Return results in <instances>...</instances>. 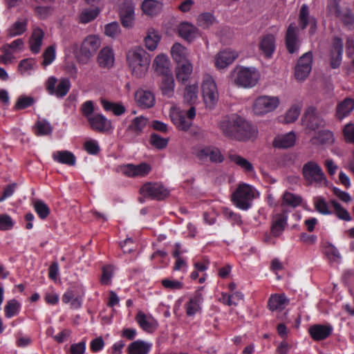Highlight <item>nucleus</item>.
<instances>
[{
	"mask_svg": "<svg viewBox=\"0 0 354 354\" xmlns=\"http://www.w3.org/2000/svg\"><path fill=\"white\" fill-rule=\"evenodd\" d=\"M259 48L266 57H270L275 50L274 36L272 34L264 35L260 42Z\"/></svg>",
	"mask_w": 354,
	"mask_h": 354,
	"instance_id": "obj_31",
	"label": "nucleus"
},
{
	"mask_svg": "<svg viewBox=\"0 0 354 354\" xmlns=\"http://www.w3.org/2000/svg\"><path fill=\"white\" fill-rule=\"evenodd\" d=\"M343 134L346 142L354 144V124L348 123L343 129Z\"/></svg>",
	"mask_w": 354,
	"mask_h": 354,
	"instance_id": "obj_64",
	"label": "nucleus"
},
{
	"mask_svg": "<svg viewBox=\"0 0 354 354\" xmlns=\"http://www.w3.org/2000/svg\"><path fill=\"white\" fill-rule=\"evenodd\" d=\"M259 78V74L255 68L241 66L237 68L234 82L239 86L252 88L257 84Z\"/></svg>",
	"mask_w": 354,
	"mask_h": 354,
	"instance_id": "obj_5",
	"label": "nucleus"
},
{
	"mask_svg": "<svg viewBox=\"0 0 354 354\" xmlns=\"http://www.w3.org/2000/svg\"><path fill=\"white\" fill-rule=\"evenodd\" d=\"M302 198L300 196L292 194L290 192H285L283 194V205H286L291 207H297L301 205Z\"/></svg>",
	"mask_w": 354,
	"mask_h": 354,
	"instance_id": "obj_46",
	"label": "nucleus"
},
{
	"mask_svg": "<svg viewBox=\"0 0 354 354\" xmlns=\"http://www.w3.org/2000/svg\"><path fill=\"white\" fill-rule=\"evenodd\" d=\"M162 9V3L156 0H145L142 3L143 12L149 16L158 15Z\"/></svg>",
	"mask_w": 354,
	"mask_h": 354,
	"instance_id": "obj_37",
	"label": "nucleus"
},
{
	"mask_svg": "<svg viewBox=\"0 0 354 354\" xmlns=\"http://www.w3.org/2000/svg\"><path fill=\"white\" fill-rule=\"evenodd\" d=\"M333 142V133L329 130H321L311 138L313 145H331Z\"/></svg>",
	"mask_w": 354,
	"mask_h": 354,
	"instance_id": "obj_36",
	"label": "nucleus"
},
{
	"mask_svg": "<svg viewBox=\"0 0 354 354\" xmlns=\"http://www.w3.org/2000/svg\"><path fill=\"white\" fill-rule=\"evenodd\" d=\"M219 128L225 137L238 141L255 138L258 134L256 127L237 114L224 117L219 123Z\"/></svg>",
	"mask_w": 354,
	"mask_h": 354,
	"instance_id": "obj_1",
	"label": "nucleus"
},
{
	"mask_svg": "<svg viewBox=\"0 0 354 354\" xmlns=\"http://www.w3.org/2000/svg\"><path fill=\"white\" fill-rule=\"evenodd\" d=\"M203 288V286L199 287L185 304V312L188 317H192L196 313L201 312V304L203 302L202 294Z\"/></svg>",
	"mask_w": 354,
	"mask_h": 354,
	"instance_id": "obj_16",
	"label": "nucleus"
},
{
	"mask_svg": "<svg viewBox=\"0 0 354 354\" xmlns=\"http://www.w3.org/2000/svg\"><path fill=\"white\" fill-rule=\"evenodd\" d=\"M228 157L230 161L233 162L234 164L239 166L245 173H251L254 171V167L252 164L245 158L238 154L232 153H229Z\"/></svg>",
	"mask_w": 354,
	"mask_h": 354,
	"instance_id": "obj_38",
	"label": "nucleus"
},
{
	"mask_svg": "<svg viewBox=\"0 0 354 354\" xmlns=\"http://www.w3.org/2000/svg\"><path fill=\"white\" fill-rule=\"evenodd\" d=\"M45 86L49 95L63 98L68 93L71 84L68 78L63 77L58 80L55 77L50 76L46 82Z\"/></svg>",
	"mask_w": 354,
	"mask_h": 354,
	"instance_id": "obj_4",
	"label": "nucleus"
},
{
	"mask_svg": "<svg viewBox=\"0 0 354 354\" xmlns=\"http://www.w3.org/2000/svg\"><path fill=\"white\" fill-rule=\"evenodd\" d=\"M333 331V327L330 324H314L308 328L310 337L316 342L327 339Z\"/></svg>",
	"mask_w": 354,
	"mask_h": 354,
	"instance_id": "obj_18",
	"label": "nucleus"
},
{
	"mask_svg": "<svg viewBox=\"0 0 354 354\" xmlns=\"http://www.w3.org/2000/svg\"><path fill=\"white\" fill-rule=\"evenodd\" d=\"M100 46L101 40L97 35H88L82 41L80 47V53L86 59H88L94 56Z\"/></svg>",
	"mask_w": 354,
	"mask_h": 354,
	"instance_id": "obj_14",
	"label": "nucleus"
},
{
	"mask_svg": "<svg viewBox=\"0 0 354 354\" xmlns=\"http://www.w3.org/2000/svg\"><path fill=\"white\" fill-rule=\"evenodd\" d=\"M289 299L284 294H273L268 301V307L271 311L282 310L288 305Z\"/></svg>",
	"mask_w": 354,
	"mask_h": 354,
	"instance_id": "obj_27",
	"label": "nucleus"
},
{
	"mask_svg": "<svg viewBox=\"0 0 354 354\" xmlns=\"http://www.w3.org/2000/svg\"><path fill=\"white\" fill-rule=\"evenodd\" d=\"M353 110L354 100L350 97H346L344 100L337 104L335 116L337 120L341 121L349 115Z\"/></svg>",
	"mask_w": 354,
	"mask_h": 354,
	"instance_id": "obj_26",
	"label": "nucleus"
},
{
	"mask_svg": "<svg viewBox=\"0 0 354 354\" xmlns=\"http://www.w3.org/2000/svg\"><path fill=\"white\" fill-rule=\"evenodd\" d=\"M136 321L139 326L145 331H149L153 327L152 323L142 311H139L136 315Z\"/></svg>",
	"mask_w": 354,
	"mask_h": 354,
	"instance_id": "obj_57",
	"label": "nucleus"
},
{
	"mask_svg": "<svg viewBox=\"0 0 354 354\" xmlns=\"http://www.w3.org/2000/svg\"><path fill=\"white\" fill-rule=\"evenodd\" d=\"M192 68V64L189 61L178 64V66L176 68L177 80L182 83H185L189 78Z\"/></svg>",
	"mask_w": 354,
	"mask_h": 354,
	"instance_id": "obj_35",
	"label": "nucleus"
},
{
	"mask_svg": "<svg viewBox=\"0 0 354 354\" xmlns=\"http://www.w3.org/2000/svg\"><path fill=\"white\" fill-rule=\"evenodd\" d=\"M288 214L286 212L276 214L273 218L270 233L274 237L280 236L288 225Z\"/></svg>",
	"mask_w": 354,
	"mask_h": 354,
	"instance_id": "obj_19",
	"label": "nucleus"
},
{
	"mask_svg": "<svg viewBox=\"0 0 354 354\" xmlns=\"http://www.w3.org/2000/svg\"><path fill=\"white\" fill-rule=\"evenodd\" d=\"M222 299L230 306H236L239 301L243 299V295L241 292H234L231 295L223 294Z\"/></svg>",
	"mask_w": 354,
	"mask_h": 354,
	"instance_id": "obj_58",
	"label": "nucleus"
},
{
	"mask_svg": "<svg viewBox=\"0 0 354 354\" xmlns=\"http://www.w3.org/2000/svg\"><path fill=\"white\" fill-rule=\"evenodd\" d=\"M279 104L278 97L263 95L257 97L253 104L255 115H263L275 110Z\"/></svg>",
	"mask_w": 354,
	"mask_h": 354,
	"instance_id": "obj_8",
	"label": "nucleus"
},
{
	"mask_svg": "<svg viewBox=\"0 0 354 354\" xmlns=\"http://www.w3.org/2000/svg\"><path fill=\"white\" fill-rule=\"evenodd\" d=\"M114 53L110 47H104L97 55V62L100 67L109 68L114 63Z\"/></svg>",
	"mask_w": 354,
	"mask_h": 354,
	"instance_id": "obj_28",
	"label": "nucleus"
},
{
	"mask_svg": "<svg viewBox=\"0 0 354 354\" xmlns=\"http://www.w3.org/2000/svg\"><path fill=\"white\" fill-rule=\"evenodd\" d=\"M52 158L55 162L68 166H74L76 163L74 153L67 150L56 151L53 153Z\"/></svg>",
	"mask_w": 354,
	"mask_h": 354,
	"instance_id": "obj_29",
	"label": "nucleus"
},
{
	"mask_svg": "<svg viewBox=\"0 0 354 354\" xmlns=\"http://www.w3.org/2000/svg\"><path fill=\"white\" fill-rule=\"evenodd\" d=\"M343 53V41L339 37H335L330 52V66L333 68H338L342 62Z\"/></svg>",
	"mask_w": 354,
	"mask_h": 354,
	"instance_id": "obj_21",
	"label": "nucleus"
},
{
	"mask_svg": "<svg viewBox=\"0 0 354 354\" xmlns=\"http://www.w3.org/2000/svg\"><path fill=\"white\" fill-rule=\"evenodd\" d=\"M312 17L309 15L308 6L306 4H303L300 8L298 19L299 26L301 30L307 28Z\"/></svg>",
	"mask_w": 354,
	"mask_h": 354,
	"instance_id": "obj_48",
	"label": "nucleus"
},
{
	"mask_svg": "<svg viewBox=\"0 0 354 354\" xmlns=\"http://www.w3.org/2000/svg\"><path fill=\"white\" fill-rule=\"evenodd\" d=\"M100 102L105 111H112L116 116L122 115L126 111V108L121 103L110 102L105 99H102Z\"/></svg>",
	"mask_w": 354,
	"mask_h": 354,
	"instance_id": "obj_39",
	"label": "nucleus"
},
{
	"mask_svg": "<svg viewBox=\"0 0 354 354\" xmlns=\"http://www.w3.org/2000/svg\"><path fill=\"white\" fill-rule=\"evenodd\" d=\"M134 10L131 6L122 8L120 11V17L122 26L125 28L132 26L133 21Z\"/></svg>",
	"mask_w": 354,
	"mask_h": 354,
	"instance_id": "obj_40",
	"label": "nucleus"
},
{
	"mask_svg": "<svg viewBox=\"0 0 354 354\" xmlns=\"http://www.w3.org/2000/svg\"><path fill=\"white\" fill-rule=\"evenodd\" d=\"M198 87L196 84L189 85L185 87L184 99L188 104H194L197 99Z\"/></svg>",
	"mask_w": 354,
	"mask_h": 354,
	"instance_id": "obj_53",
	"label": "nucleus"
},
{
	"mask_svg": "<svg viewBox=\"0 0 354 354\" xmlns=\"http://www.w3.org/2000/svg\"><path fill=\"white\" fill-rule=\"evenodd\" d=\"M100 13L97 7L93 8H86L80 15V21L82 24H87L95 19Z\"/></svg>",
	"mask_w": 354,
	"mask_h": 354,
	"instance_id": "obj_49",
	"label": "nucleus"
},
{
	"mask_svg": "<svg viewBox=\"0 0 354 354\" xmlns=\"http://www.w3.org/2000/svg\"><path fill=\"white\" fill-rule=\"evenodd\" d=\"M301 174L304 180L309 184H321L326 180L322 167L315 161L310 160L303 165Z\"/></svg>",
	"mask_w": 354,
	"mask_h": 354,
	"instance_id": "obj_6",
	"label": "nucleus"
},
{
	"mask_svg": "<svg viewBox=\"0 0 354 354\" xmlns=\"http://www.w3.org/2000/svg\"><path fill=\"white\" fill-rule=\"evenodd\" d=\"M151 342L137 339L129 344L127 348V354H149L152 348Z\"/></svg>",
	"mask_w": 354,
	"mask_h": 354,
	"instance_id": "obj_24",
	"label": "nucleus"
},
{
	"mask_svg": "<svg viewBox=\"0 0 354 354\" xmlns=\"http://www.w3.org/2000/svg\"><path fill=\"white\" fill-rule=\"evenodd\" d=\"M84 150L90 155H97L100 151V147L97 141L95 140H89L84 144Z\"/></svg>",
	"mask_w": 354,
	"mask_h": 354,
	"instance_id": "obj_63",
	"label": "nucleus"
},
{
	"mask_svg": "<svg viewBox=\"0 0 354 354\" xmlns=\"http://www.w3.org/2000/svg\"><path fill=\"white\" fill-rule=\"evenodd\" d=\"M95 103L92 100H86L80 107V112L82 115L88 121L95 113Z\"/></svg>",
	"mask_w": 354,
	"mask_h": 354,
	"instance_id": "obj_50",
	"label": "nucleus"
},
{
	"mask_svg": "<svg viewBox=\"0 0 354 354\" xmlns=\"http://www.w3.org/2000/svg\"><path fill=\"white\" fill-rule=\"evenodd\" d=\"M35 102V100L32 97L21 95L18 99L14 106L15 111L23 110L26 108L31 106Z\"/></svg>",
	"mask_w": 354,
	"mask_h": 354,
	"instance_id": "obj_55",
	"label": "nucleus"
},
{
	"mask_svg": "<svg viewBox=\"0 0 354 354\" xmlns=\"http://www.w3.org/2000/svg\"><path fill=\"white\" fill-rule=\"evenodd\" d=\"M296 141V136L291 131L283 135L277 136L273 140L275 148L286 149L292 147Z\"/></svg>",
	"mask_w": 354,
	"mask_h": 354,
	"instance_id": "obj_30",
	"label": "nucleus"
},
{
	"mask_svg": "<svg viewBox=\"0 0 354 354\" xmlns=\"http://www.w3.org/2000/svg\"><path fill=\"white\" fill-rule=\"evenodd\" d=\"M201 89L206 106L212 109L216 104L218 98L217 87L214 80L210 76H207L203 80Z\"/></svg>",
	"mask_w": 354,
	"mask_h": 354,
	"instance_id": "obj_9",
	"label": "nucleus"
},
{
	"mask_svg": "<svg viewBox=\"0 0 354 354\" xmlns=\"http://www.w3.org/2000/svg\"><path fill=\"white\" fill-rule=\"evenodd\" d=\"M147 120L143 116H139L135 118L131 123L129 125L127 129V135H131L129 138L130 141L133 142L135 138L140 136L145 127L147 126Z\"/></svg>",
	"mask_w": 354,
	"mask_h": 354,
	"instance_id": "obj_20",
	"label": "nucleus"
},
{
	"mask_svg": "<svg viewBox=\"0 0 354 354\" xmlns=\"http://www.w3.org/2000/svg\"><path fill=\"white\" fill-rule=\"evenodd\" d=\"M329 204L330 203H327L322 196L315 197L314 198L315 209L323 215H330L333 214V211L329 208Z\"/></svg>",
	"mask_w": 354,
	"mask_h": 354,
	"instance_id": "obj_47",
	"label": "nucleus"
},
{
	"mask_svg": "<svg viewBox=\"0 0 354 354\" xmlns=\"http://www.w3.org/2000/svg\"><path fill=\"white\" fill-rule=\"evenodd\" d=\"M53 128L50 124L46 120H38L34 126V132L37 136H48L51 134Z\"/></svg>",
	"mask_w": 354,
	"mask_h": 354,
	"instance_id": "obj_44",
	"label": "nucleus"
},
{
	"mask_svg": "<svg viewBox=\"0 0 354 354\" xmlns=\"http://www.w3.org/2000/svg\"><path fill=\"white\" fill-rule=\"evenodd\" d=\"M313 53L308 51L303 54L297 60L295 68V77L299 81L305 80L312 69Z\"/></svg>",
	"mask_w": 354,
	"mask_h": 354,
	"instance_id": "obj_10",
	"label": "nucleus"
},
{
	"mask_svg": "<svg viewBox=\"0 0 354 354\" xmlns=\"http://www.w3.org/2000/svg\"><path fill=\"white\" fill-rule=\"evenodd\" d=\"M151 167L146 162L139 165L127 164L120 166L121 173L129 178L144 177L149 174Z\"/></svg>",
	"mask_w": 354,
	"mask_h": 354,
	"instance_id": "obj_12",
	"label": "nucleus"
},
{
	"mask_svg": "<svg viewBox=\"0 0 354 354\" xmlns=\"http://www.w3.org/2000/svg\"><path fill=\"white\" fill-rule=\"evenodd\" d=\"M301 121L302 125L311 131H316L325 125L324 120L316 109L313 106L306 109Z\"/></svg>",
	"mask_w": 354,
	"mask_h": 354,
	"instance_id": "obj_11",
	"label": "nucleus"
},
{
	"mask_svg": "<svg viewBox=\"0 0 354 354\" xmlns=\"http://www.w3.org/2000/svg\"><path fill=\"white\" fill-rule=\"evenodd\" d=\"M44 35V32L39 27L33 28L29 39L30 50L33 54L36 55L40 52Z\"/></svg>",
	"mask_w": 354,
	"mask_h": 354,
	"instance_id": "obj_25",
	"label": "nucleus"
},
{
	"mask_svg": "<svg viewBox=\"0 0 354 354\" xmlns=\"http://www.w3.org/2000/svg\"><path fill=\"white\" fill-rule=\"evenodd\" d=\"M161 285L167 290H181L184 287V283L178 280H172L169 278H165L161 280Z\"/></svg>",
	"mask_w": 354,
	"mask_h": 354,
	"instance_id": "obj_56",
	"label": "nucleus"
},
{
	"mask_svg": "<svg viewBox=\"0 0 354 354\" xmlns=\"http://www.w3.org/2000/svg\"><path fill=\"white\" fill-rule=\"evenodd\" d=\"M34 209L41 220L46 219L50 212L48 205L41 200H37L35 202Z\"/></svg>",
	"mask_w": 354,
	"mask_h": 354,
	"instance_id": "obj_52",
	"label": "nucleus"
},
{
	"mask_svg": "<svg viewBox=\"0 0 354 354\" xmlns=\"http://www.w3.org/2000/svg\"><path fill=\"white\" fill-rule=\"evenodd\" d=\"M301 112V107L295 104L286 113L284 120L286 123L294 122L299 117Z\"/></svg>",
	"mask_w": 354,
	"mask_h": 354,
	"instance_id": "obj_60",
	"label": "nucleus"
},
{
	"mask_svg": "<svg viewBox=\"0 0 354 354\" xmlns=\"http://www.w3.org/2000/svg\"><path fill=\"white\" fill-rule=\"evenodd\" d=\"M170 118L173 124L179 130L187 131L192 124V122L188 121L185 118V114L181 111L171 112Z\"/></svg>",
	"mask_w": 354,
	"mask_h": 354,
	"instance_id": "obj_34",
	"label": "nucleus"
},
{
	"mask_svg": "<svg viewBox=\"0 0 354 354\" xmlns=\"http://www.w3.org/2000/svg\"><path fill=\"white\" fill-rule=\"evenodd\" d=\"M259 196V192L253 186L241 183L232 193L231 200L238 209L247 211L252 207L254 199Z\"/></svg>",
	"mask_w": 354,
	"mask_h": 354,
	"instance_id": "obj_3",
	"label": "nucleus"
},
{
	"mask_svg": "<svg viewBox=\"0 0 354 354\" xmlns=\"http://www.w3.org/2000/svg\"><path fill=\"white\" fill-rule=\"evenodd\" d=\"M113 276V267L111 265L104 266L102 268L100 282L102 285H108Z\"/></svg>",
	"mask_w": 354,
	"mask_h": 354,
	"instance_id": "obj_59",
	"label": "nucleus"
},
{
	"mask_svg": "<svg viewBox=\"0 0 354 354\" xmlns=\"http://www.w3.org/2000/svg\"><path fill=\"white\" fill-rule=\"evenodd\" d=\"M174 60L177 63H185L188 61L186 59L187 49L179 43H175L171 50Z\"/></svg>",
	"mask_w": 354,
	"mask_h": 354,
	"instance_id": "obj_42",
	"label": "nucleus"
},
{
	"mask_svg": "<svg viewBox=\"0 0 354 354\" xmlns=\"http://www.w3.org/2000/svg\"><path fill=\"white\" fill-rule=\"evenodd\" d=\"M178 32L183 39L191 41L196 37V28L189 23H182L178 27Z\"/></svg>",
	"mask_w": 354,
	"mask_h": 354,
	"instance_id": "obj_41",
	"label": "nucleus"
},
{
	"mask_svg": "<svg viewBox=\"0 0 354 354\" xmlns=\"http://www.w3.org/2000/svg\"><path fill=\"white\" fill-rule=\"evenodd\" d=\"M21 308V304L15 299L8 300L4 306L5 317L10 319L17 315Z\"/></svg>",
	"mask_w": 354,
	"mask_h": 354,
	"instance_id": "obj_43",
	"label": "nucleus"
},
{
	"mask_svg": "<svg viewBox=\"0 0 354 354\" xmlns=\"http://www.w3.org/2000/svg\"><path fill=\"white\" fill-rule=\"evenodd\" d=\"M140 194L151 200L162 201L169 194V191L161 183L147 182L140 189Z\"/></svg>",
	"mask_w": 354,
	"mask_h": 354,
	"instance_id": "obj_7",
	"label": "nucleus"
},
{
	"mask_svg": "<svg viewBox=\"0 0 354 354\" xmlns=\"http://www.w3.org/2000/svg\"><path fill=\"white\" fill-rule=\"evenodd\" d=\"M197 21L199 26L203 28H207L213 24L214 17L213 15L209 12H204L198 16Z\"/></svg>",
	"mask_w": 354,
	"mask_h": 354,
	"instance_id": "obj_61",
	"label": "nucleus"
},
{
	"mask_svg": "<svg viewBox=\"0 0 354 354\" xmlns=\"http://www.w3.org/2000/svg\"><path fill=\"white\" fill-rule=\"evenodd\" d=\"M330 203L333 207L335 214L338 218L346 221L351 220V217L348 212L342 207V206L336 200L330 201Z\"/></svg>",
	"mask_w": 354,
	"mask_h": 354,
	"instance_id": "obj_51",
	"label": "nucleus"
},
{
	"mask_svg": "<svg viewBox=\"0 0 354 354\" xmlns=\"http://www.w3.org/2000/svg\"><path fill=\"white\" fill-rule=\"evenodd\" d=\"M87 122L91 129L97 133H104L113 129L111 120L102 113H95Z\"/></svg>",
	"mask_w": 354,
	"mask_h": 354,
	"instance_id": "obj_15",
	"label": "nucleus"
},
{
	"mask_svg": "<svg viewBox=\"0 0 354 354\" xmlns=\"http://www.w3.org/2000/svg\"><path fill=\"white\" fill-rule=\"evenodd\" d=\"M196 156L200 160L209 159L210 162L214 163H221L224 160V156L220 149L214 146H205L198 149Z\"/></svg>",
	"mask_w": 354,
	"mask_h": 354,
	"instance_id": "obj_13",
	"label": "nucleus"
},
{
	"mask_svg": "<svg viewBox=\"0 0 354 354\" xmlns=\"http://www.w3.org/2000/svg\"><path fill=\"white\" fill-rule=\"evenodd\" d=\"M42 55L44 57L42 65L46 66L51 64L56 57L55 46L51 45L47 47Z\"/></svg>",
	"mask_w": 354,
	"mask_h": 354,
	"instance_id": "obj_62",
	"label": "nucleus"
},
{
	"mask_svg": "<svg viewBox=\"0 0 354 354\" xmlns=\"http://www.w3.org/2000/svg\"><path fill=\"white\" fill-rule=\"evenodd\" d=\"M28 20L26 18H19L7 30V36L10 38L23 35L28 28Z\"/></svg>",
	"mask_w": 354,
	"mask_h": 354,
	"instance_id": "obj_32",
	"label": "nucleus"
},
{
	"mask_svg": "<svg viewBox=\"0 0 354 354\" xmlns=\"http://www.w3.org/2000/svg\"><path fill=\"white\" fill-rule=\"evenodd\" d=\"M160 39V37L157 31L153 29L149 30L147 35L145 38V46L149 50H154Z\"/></svg>",
	"mask_w": 354,
	"mask_h": 354,
	"instance_id": "obj_45",
	"label": "nucleus"
},
{
	"mask_svg": "<svg viewBox=\"0 0 354 354\" xmlns=\"http://www.w3.org/2000/svg\"><path fill=\"white\" fill-rule=\"evenodd\" d=\"M149 55L142 48H131L127 53V61L131 73L136 77H142L148 70L150 64Z\"/></svg>",
	"mask_w": 354,
	"mask_h": 354,
	"instance_id": "obj_2",
	"label": "nucleus"
},
{
	"mask_svg": "<svg viewBox=\"0 0 354 354\" xmlns=\"http://www.w3.org/2000/svg\"><path fill=\"white\" fill-rule=\"evenodd\" d=\"M336 17L339 18L346 27L351 28L354 24V15L350 8H346L342 10Z\"/></svg>",
	"mask_w": 354,
	"mask_h": 354,
	"instance_id": "obj_54",
	"label": "nucleus"
},
{
	"mask_svg": "<svg viewBox=\"0 0 354 354\" xmlns=\"http://www.w3.org/2000/svg\"><path fill=\"white\" fill-rule=\"evenodd\" d=\"M174 86L175 83L173 75L165 73L160 84L162 94L167 97H171L174 93Z\"/></svg>",
	"mask_w": 354,
	"mask_h": 354,
	"instance_id": "obj_33",
	"label": "nucleus"
},
{
	"mask_svg": "<svg viewBox=\"0 0 354 354\" xmlns=\"http://www.w3.org/2000/svg\"><path fill=\"white\" fill-rule=\"evenodd\" d=\"M135 98L138 105L144 109L153 107L156 102L155 95L151 91L141 88L136 91Z\"/></svg>",
	"mask_w": 354,
	"mask_h": 354,
	"instance_id": "obj_22",
	"label": "nucleus"
},
{
	"mask_svg": "<svg viewBox=\"0 0 354 354\" xmlns=\"http://www.w3.org/2000/svg\"><path fill=\"white\" fill-rule=\"evenodd\" d=\"M238 57V54L230 49L218 53L215 57V65L218 68H224L231 64Z\"/></svg>",
	"mask_w": 354,
	"mask_h": 354,
	"instance_id": "obj_23",
	"label": "nucleus"
},
{
	"mask_svg": "<svg viewBox=\"0 0 354 354\" xmlns=\"http://www.w3.org/2000/svg\"><path fill=\"white\" fill-rule=\"evenodd\" d=\"M299 29L294 23L290 24L285 35V44L288 52L294 54L299 50Z\"/></svg>",
	"mask_w": 354,
	"mask_h": 354,
	"instance_id": "obj_17",
	"label": "nucleus"
}]
</instances>
